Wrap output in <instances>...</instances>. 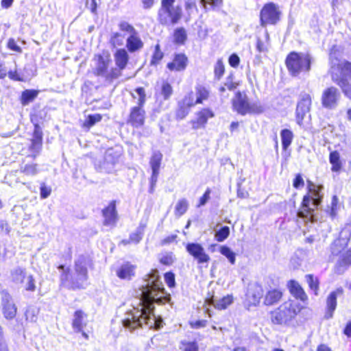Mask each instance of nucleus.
I'll use <instances>...</instances> for the list:
<instances>
[{
    "mask_svg": "<svg viewBox=\"0 0 351 351\" xmlns=\"http://www.w3.org/2000/svg\"><path fill=\"white\" fill-rule=\"evenodd\" d=\"M43 146V132L38 125H34L33 136L29 146L30 154L27 156L35 159L40 153Z\"/></svg>",
    "mask_w": 351,
    "mask_h": 351,
    "instance_id": "obj_16",
    "label": "nucleus"
},
{
    "mask_svg": "<svg viewBox=\"0 0 351 351\" xmlns=\"http://www.w3.org/2000/svg\"><path fill=\"white\" fill-rule=\"evenodd\" d=\"M229 64L233 68H237L240 63V58L236 53H232L228 58Z\"/></svg>",
    "mask_w": 351,
    "mask_h": 351,
    "instance_id": "obj_61",
    "label": "nucleus"
},
{
    "mask_svg": "<svg viewBox=\"0 0 351 351\" xmlns=\"http://www.w3.org/2000/svg\"><path fill=\"white\" fill-rule=\"evenodd\" d=\"M136 266L129 262L122 264L117 270V276L123 280H130L135 274Z\"/></svg>",
    "mask_w": 351,
    "mask_h": 351,
    "instance_id": "obj_28",
    "label": "nucleus"
},
{
    "mask_svg": "<svg viewBox=\"0 0 351 351\" xmlns=\"http://www.w3.org/2000/svg\"><path fill=\"white\" fill-rule=\"evenodd\" d=\"M293 186L295 189H300L304 186V182L300 174H298L293 180Z\"/></svg>",
    "mask_w": 351,
    "mask_h": 351,
    "instance_id": "obj_64",
    "label": "nucleus"
},
{
    "mask_svg": "<svg viewBox=\"0 0 351 351\" xmlns=\"http://www.w3.org/2000/svg\"><path fill=\"white\" fill-rule=\"evenodd\" d=\"M283 293L279 289H270L263 296V304L265 306H274L282 299Z\"/></svg>",
    "mask_w": 351,
    "mask_h": 351,
    "instance_id": "obj_26",
    "label": "nucleus"
},
{
    "mask_svg": "<svg viewBox=\"0 0 351 351\" xmlns=\"http://www.w3.org/2000/svg\"><path fill=\"white\" fill-rule=\"evenodd\" d=\"M281 11L278 5L268 3L264 5L260 12V24L262 27L274 25L280 20Z\"/></svg>",
    "mask_w": 351,
    "mask_h": 351,
    "instance_id": "obj_12",
    "label": "nucleus"
},
{
    "mask_svg": "<svg viewBox=\"0 0 351 351\" xmlns=\"http://www.w3.org/2000/svg\"><path fill=\"white\" fill-rule=\"evenodd\" d=\"M135 92L138 96L137 106L131 108L128 123L130 124L134 128H139L143 125L145 119V111L143 109V106L145 103V93L143 87L136 88Z\"/></svg>",
    "mask_w": 351,
    "mask_h": 351,
    "instance_id": "obj_10",
    "label": "nucleus"
},
{
    "mask_svg": "<svg viewBox=\"0 0 351 351\" xmlns=\"http://www.w3.org/2000/svg\"><path fill=\"white\" fill-rule=\"evenodd\" d=\"M83 318H84V313L81 310H77L75 312L73 315V319L72 322V326L73 330L80 332L82 331L83 329Z\"/></svg>",
    "mask_w": 351,
    "mask_h": 351,
    "instance_id": "obj_35",
    "label": "nucleus"
},
{
    "mask_svg": "<svg viewBox=\"0 0 351 351\" xmlns=\"http://www.w3.org/2000/svg\"><path fill=\"white\" fill-rule=\"evenodd\" d=\"M101 116L99 114H90L87 117L85 125L88 127L94 125L96 123L101 120Z\"/></svg>",
    "mask_w": 351,
    "mask_h": 351,
    "instance_id": "obj_54",
    "label": "nucleus"
},
{
    "mask_svg": "<svg viewBox=\"0 0 351 351\" xmlns=\"http://www.w3.org/2000/svg\"><path fill=\"white\" fill-rule=\"evenodd\" d=\"M211 302L215 308L223 310L227 308L233 302V297L231 295H227L219 299L213 298Z\"/></svg>",
    "mask_w": 351,
    "mask_h": 351,
    "instance_id": "obj_32",
    "label": "nucleus"
},
{
    "mask_svg": "<svg viewBox=\"0 0 351 351\" xmlns=\"http://www.w3.org/2000/svg\"><path fill=\"white\" fill-rule=\"evenodd\" d=\"M343 293V288L339 287L328 295L326 299L325 319H329L333 317L334 312L337 308V298L338 296L342 295Z\"/></svg>",
    "mask_w": 351,
    "mask_h": 351,
    "instance_id": "obj_19",
    "label": "nucleus"
},
{
    "mask_svg": "<svg viewBox=\"0 0 351 351\" xmlns=\"http://www.w3.org/2000/svg\"><path fill=\"white\" fill-rule=\"evenodd\" d=\"M143 237V234H140L138 231L135 230L134 232L130 234L129 238L132 243L137 244L142 240Z\"/></svg>",
    "mask_w": 351,
    "mask_h": 351,
    "instance_id": "obj_62",
    "label": "nucleus"
},
{
    "mask_svg": "<svg viewBox=\"0 0 351 351\" xmlns=\"http://www.w3.org/2000/svg\"><path fill=\"white\" fill-rule=\"evenodd\" d=\"M104 217V225L106 226H114L118 220V215L116 210V201H111L108 206L102 210Z\"/></svg>",
    "mask_w": 351,
    "mask_h": 351,
    "instance_id": "obj_20",
    "label": "nucleus"
},
{
    "mask_svg": "<svg viewBox=\"0 0 351 351\" xmlns=\"http://www.w3.org/2000/svg\"><path fill=\"white\" fill-rule=\"evenodd\" d=\"M189 207V203L186 199H181L178 200L175 207V215L177 217H180L184 215Z\"/></svg>",
    "mask_w": 351,
    "mask_h": 351,
    "instance_id": "obj_42",
    "label": "nucleus"
},
{
    "mask_svg": "<svg viewBox=\"0 0 351 351\" xmlns=\"http://www.w3.org/2000/svg\"><path fill=\"white\" fill-rule=\"evenodd\" d=\"M162 159V154L160 151L153 152L150 158L149 164L152 171V175H154V179L155 178V176H158L159 175Z\"/></svg>",
    "mask_w": 351,
    "mask_h": 351,
    "instance_id": "obj_31",
    "label": "nucleus"
},
{
    "mask_svg": "<svg viewBox=\"0 0 351 351\" xmlns=\"http://www.w3.org/2000/svg\"><path fill=\"white\" fill-rule=\"evenodd\" d=\"M111 60L109 56H97V62L93 73L95 75L104 79L105 82L110 84L119 77L118 70L112 67L110 69Z\"/></svg>",
    "mask_w": 351,
    "mask_h": 351,
    "instance_id": "obj_11",
    "label": "nucleus"
},
{
    "mask_svg": "<svg viewBox=\"0 0 351 351\" xmlns=\"http://www.w3.org/2000/svg\"><path fill=\"white\" fill-rule=\"evenodd\" d=\"M341 99L339 90L333 86L325 88L322 93L321 104L327 110H335L339 105Z\"/></svg>",
    "mask_w": 351,
    "mask_h": 351,
    "instance_id": "obj_14",
    "label": "nucleus"
},
{
    "mask_svg": "<svg viewBox=\"0 0 351 351\" xmlns=\"http://www.w3.org/2000/svg\"><path fill=\"white\" fill-rule=\"evenodd\" d=\"M225 72V66L221 59H218L214 66L215 79L219 80Z\"/></svg>",
    "mask_w": 351,
    "mask_h": 351,
    "instance_id": "obj_43",
    "label": "nucleus"
},
{
    "mask_svg": "<svg viewBox=\"0 0 351 351\" xmlns=\"http://www.w3.org/2000/svg\"><path fill=\"white\" fill-rule=\"evenodd\" d=\"M38 91L34 89H27L22 92L21 103L23 106H27L32 102L38 96Z\"/></svg>",
    "mask_w": 351,
    "mask_h": 351,
    "instance_id": "obj_33",
    "label": "nucleus"
},
{
    "mask_svg": "<svg viewBox=\"0 0 351 351\" xmlns=\"http://www.w3.org/2000/svg\"><path fill=\"white\" fill-rule=\"evenodd\" d=\"M214 117L213 112L208 108H204L197 113V118L192 121L193 129L204 128L208 119Z\"/></svg>",
    "mask_w": 351,
    "mask_h": 351,
    "instance_id": "obj_24",
    "label": "nucleus"
},
{
    "mask_svg": "<svg viewBox=\"0 0 351 351\" xmlns=\"http://www.w3.org/2000/svg\"><path fill=\"white\" fill-rule=\"evenodd\" d=\"M114 58L117 66L114 69L118 70V75L120 77L122 75L123 70L125 69L128 64L129 56L125 49H119L114 53Z\"/></svg>",
    "mask_w": 351,
    "mask_h": 351,
    "instance_id": "obj_22",
    "label": "nucleus"
},
{
    "mask_svg": "<svg viewBox=\"0 0 351 351\" xmlns=\"http://www.w3.org/2000/svg\"><path fill=\"white\" fill-rule=\"evenodd\" d=\"M125 34L119 32H113L111 34L110 43L114 47L122 46L124 44Z\"/></svg>",
    "mask_w": 351,
    "mask_h": 351,
    "instance_id": "obj_40",
    "label": "nucleus"
},
{
    "mask_svg": "<svg viewBox=\"0 0 351 351\" xmlns=\"http://www.w3.org/2000/svg\"><path fill=\"white\" fill-rule=\"evenodd\" d=\"M173 93L172 86L167 82H164L161 87V94L163 96L165 100H167L170 98Z\"/></svg>",
    "mask_w": 351,
    "mask_h": 351,
    "instance_id": "obj_48",
    "label": "nucleus"
},
{
    "mask_svg": "<svg viewBox=\"0 0 351 351\" xmlns=\"http://www.w3.org/2000/svg\"><path fill=\"white\" fill-rule=\"evenodd\" d=\"M201 3L207 9V5H210V8L214 9L222 4L223 0H200Z\"/></svg>",
    "mask_w": 351,
    "mask_h": 351,
    "instance_id": "obj_57",
    "label": "nucleus"
},
{
    "mask_svg": "<svg viewBox=\"0 0 351 351\" xmlns=\"http://www.w3.org/2000/svg\"><path fill=\"white\" fill-rule=\"evenodd\" d=\"M244 179L240 178L237 183V197L241 199L247 198L249 196L248 192L242 186Z\"/></svg>",
    "mask_w": 351,
    "mask_h": 351,
    "instance_id": "obj_53",
    "label": "nucleus"
},
{
    "mask_svg": "<svg viewBox=\"0 0 351 351\" xmlns=\"http://www.w3.org/2000/svg\"><path fill=\"white\" fill-rule=\"evenodd\" d=\"M145 284L141 289L140 304L141 308L128 314V317L123 320L124 327L134 330L145 324L149 328L160 329L162 327L163 321L161 317H156L154 313V303L165 304L169 302L171 296L166 294L162 282L157 269H153L146 276Z\"/></svg>",
    "mask_w": 351,
    "mask_h": 351,
    "instance_id": "obj_1",
    "label": "nucleus"
},
{
    "mask_svg": "<svg viewBox=\"0 0 351 351\" xmlns=\"http://www.w3.org/2000/svg\"><path fill=\"white\" fill-rule=\"evenodd\" d=\"M308 188V193L303 197L302 210L298 211V216L305 222H313L316 220L314 214L315 209L318 208L322 199L320 193L323 186H317L309 182Z\"/></svg>",
    "mask_w": 351,
    "mask_h": 351,
    "instance_id": "obj_4",
    "label": "nucleus"
},
{
    "mask_svg": "<svg viewBox=\"0 0 351 351\" xmlns=\"http://www.w3.org/2000/svg\"><path fill=\"white\" fill-rule=\"evenodd\" d=\"M188 64V58L184 53H176L173 61L169 62L167 67L170 71H182L185 70Z\"/></svg>",
    "mask_w": 351,
    "mask_h": 351,
    "instance_id": "obj_23",
    "label": "nucleus"
},
{
    "mask_svg": "<svg viewBox=\"0 0 351 351\" xmlns=\"http://www.w3.org/2000/svg\"><path fill=\"white\" fill-rule=\"evenodd\" d=\"M163 53L161 51L160 45H156L155 47L154 52L152 55L151 60L152 65H157L163 58Z\"/></svg>",
    "mask_w": 351,
    "mask_h": 351,
    "instance_id": "obj_47",
    "label": "nucleus"
},
{
    "mask_svg": "<svg viewBox=\"0 0 351 351\" xmlns=\"http://www.w3.org/2000/svg\"><path fill=\"white\" fill-rule=\"evenodd\" d=\"M313 57L308 53L290 52L285 60L286 66L291 76L297 77L301 73L309 72Z\"/></svg>",
    "mask_w": 351,
    "mask_h": 351,
    "instance_id": "obj_6",
    "label": "nucleus"
},
{
    "mask_svg": "<svg viewBox=\"0 0 351 351\" xmlns=\"http://www.w3.org/2000/svg\"><path fill=\"white\" fill-rule=\"evenodd\" d=\"M195 94L197 96L196 100H194L195 105L197 104H202L204 100H206L209 96L208 90L201 84H197L195 86Z\"/></svg>",
    "mask_w": 351,
    "mask_h": 351,
    "instance_id": "obj_36",
    "label": "nucleus"
},
{
    "mask_svg": "<svg viewBox=\"0 0 351 351\" xmlns=\"http://www.w3.org/2000/svg\"><path fill=\"white\" fill-rule=\"evenodd\" d=\"M305 278L310 289L314 291L315 295H317V291L319 289L318 279L315 278L312 274H307Z\"/></svg>",
    "mask_w": 351,
    "mask_h": 351,
    "instance_id": "obj_46",
    "label": "nucleus"
},
{
    "mask_svg": "<svg viewBox=\"0 0 351 351\" xmlns=\"http://www.w3.org/2000/svg\"><path fill=\"white\" fill-rule=\"evenodd\" d=\"M165 280L168 287H173L176 285L175 282V275L173 273L169 271L167 272L165 274Z\"/></svg>",
    "mask_w": 351,
    "mask_h": 351,
    "instance_id": "obj_59",
    "label": "nucleus"
},
{
    "mask_svg": "<svg viewBox=\"0 0 351 351\" xmlns=\"http://www.w3.org/2000/svg\"><path fill=\"white\" fill-rule=\"evenodd\" d=\"M187 38L186 32L184 28L180 27L177 28L174 31L173 34V39L174 43L179 45H183L184 42L186 41Z\"/></svg>",
    "mask_w": 351,
    "mask_h": 351,
    "instance_id": "obj_41",
    "label": "nucleus"
},
{
    "mask_svg": "<svg viewBox=\"0 0 351 351\" xmlns=\"http://www.w3.org/2000/svg\"><path fill=\"white\" fill-rule=\"evenodd\" d=\"M160 262L165 265H171L174 262V258L172 253H167L163 255L160 259Z\"/></svg>",
    "mask_w": 351,
    "mask_h": 351,
    "instance_id": "obj_58",
    "label": "nucleus"
},
{
    "mask_svg": "<svg viewBox=\"0 0 351 351\" xmlns=\"http://www.w3.org/2000/svg\"><path fill=\"white\" fill-rule=\"evenodd\" d=\"M289 288L291 295L296 299H299L302 302H304L308 299L306 293L298 282L291 280L289 282Z\"/></svg>",
    "mask_w": 351,
    "mask_h": 351,
    "instance_id": "obj_30",
    "label": "nucleus"
},
{
    "mask_svg": "<svg viewBox=\"0 0 351 351\" xmlns=\"http://www.w3.org/2000/svg\"><path fill=\"white\" fill-rule=\"evenodd\" d=\"M119 30L123 32H126L129 35L134 34L137 32L134 27L126 21H121L119 24Z\"/></svg>",
    "mask_w": 351,
    "mask_h": 351,
    "instance_id": "obj_50",
    "label": "nucleus"
},
{
    "mask_svg": "<svg viewBox=\"0 0 351 351\" xmlns=\"http://www.w3.org/2000/svg\"><path fill=\"white\" fill-rule=\"evenodd\" d=\"M25 277V271L21 267L15 268L11 272L12 280L16 284L24 282Z\"/></svg>",
    "mask_w": 351,
    "mask_h": 351,
    "instance_id": "obj_38",
    "label": "nucleus"
},
{
    "mask_svg": "<svg viewBox=\"0 0 351 351\" xmlns=\"http://www.w3.org/2000/svg\"><path fill=\"white\" fill-rule=\"evenodd\" d=\"M176 0H162L158 10V19L163 25H174L182 18V10L180 5L174 6Z\"/></svg>",
    "mask_w": 351,
    "mask_h": 351,
    "instance_id": "obj_9",
    "label": "nucleus"
},
{
    "mask_svg": "<svg viewBox=\"0 0 351 351\" xmlns=\"http://www.w3.org/2000/svg\"><path fill=\"white\" fill-rule=\"evenodd\" d=\"M126 47L130 53L137 51L143 47V43L138 32L129 35L126 39Z\"/></svg>",
    "mask_w": 351,
    "mask_h": 351,
    "instance_id": "obj_29",
    "label": "nucleus"
},
{
    "mask_svg": "<svg viewBox=\"0 0 351 351\" xmlns=\"http://www.w3.org/2000/svg\"><path fill=\"white\" fill-rule=\"evenodd\" d=\"M194 105V95L193 91H191L178 101L176 110V119L177 120L184 119L189 114L191 108Z\"/></svg>",
    "mask_w": 351,
    "mask_h": 351,
    "instance_id": "obj_17",
    "label": "nucleus"
},
{
    "mask_svg": "<svg viewBox=\"0 0 351 351\" xmlns=\"http://www.w3.org/2000/svg\"><path fill=\"white\" fill-rule=\"evenodd\" d=\"M210 189L207 188L204 195L199 198V204L197 205L198 207L204 206L208 202L210 199Z\"/></svg>",
    "mask_w": 351,
    "mask_h": 351,
    "instance_id": "obj_60",
    "label": "nucleus"
},
{
    "mask_svg": "<svg viewBox=\"0 0 351 351\" xmlns=\"http://www.w3.org/2000/svg\"><path fill=\"white\" fill-rule=\"evenodd\" d=\"M8 47L12 51H16L18 53L22 52L21 48L19 45H17V44L14 38H10L8 40Z\"/></svg>",
    "mask_w": 351,
    "mask_h": 351,
    "instance_id": "obj_63",
    "label": "nucleus"
},
{
    "mask_svg": "<svg viewBox=\"0 0 351 351\" xmlns=\"http://www.w3.org/2000/svg\"><path fill=\"white\" fill-rule=\"evenodd\" d=\"M180 349L182 351H198V346L195 342H182Z\"/></svg>",
    "mask_w": 351,
    "mask_h": 351,
    "instance_id": "obj_55",
    "label": "nucleus"
},
{
    "mask_svg": "<svg viewBox=\"0 0 351 351\" xmlns=\"http://www.w3.org/2000/svg\"><path fill=\"white\" fill-rule=\"evenodd\" d=\"M186 250L199 264L207 263L210 259V256L205 252L204 247L197 243H187Z\"/></svg>",
    "mask_w": 351,
    "mask_h": 351,
    "instance_id": "obj_18",
    "label": "nucleus"
},
{
    "mask_svg": "<svg viewBox=\"0 0 351 351\" xmlns=\"http://www.w3.org/2000/svg\"><path fill=\"white\" fill-rule=\"evenodd\" d=\"M219 252L222 255H223L228 259L231 264L234 265L235 263V253L233 252L229 247L226 245L221 246Z\"/></svg>",
    "mask_w": 351,
    "mask_h": 351,
    "instance_id": "obj_44",
    "label": "nucleus"
},
{
    "mask_svg": "<svg viewBox=\"0 0 351 351\" xmlns=\"http://www.w3.org/2000/svg\"><path fill=\"white\" fill-rule=\"evenodd\" d=\"M121 154L118 151L112 148L108 149L102 160L95 164L97 171L105 173H112L115 171L114 167L119 162Z\"/></svg>",
    "mask_w": 351,
    "mask_h": 351,
    "instance_id": "obj_13",
    "label": "nucleus"
},
{
    "mask_svg": "<svg viewBox=\"0 0 351 351\" xmlns=\"http://www.w3.org/2000/svg\"><path fill=\"white\" fill-rule=\"evenodd\" d=\"M230 234V228L228 226H223L217 230L215 234V239L219 242H222L226 239Z\"/></svg>",
    "mask_w": 351,
    "mask_h": 351,
    "instance_id": "obj_45",
    "label": "nucleus"
},
{
    "mask_svg": "<svg viewBox=\"0 0 351 351\" xmlns=\"http://www.w3.org/2000/svg\"><path fill=\"white\" fill-rule=\"evenodd\" d=\"M90 263L88 256L80 255L75 261L73 271L64 265H59L58 269L60 271L61 285L72 290L85 289L88 285V267Z\"/></svg>",
    "mask_w": 351,
    "mask_h": 351,
    "instance_id": "obj_2",
    "label": "nucleus"
},
{
    "mask_svg": "<svg viewBox=\"0 0 351 351\" xmlns=\"http://www.w3.org/2000/svg\"><path fill=\"white\" fill-rule=\"evenodd\" d=\"M337 85L341 88L343 95L348 99L351 100V83L341 82V84H337Z\"/></svg>",
    "mask_w": 351,
    "mask_h": 351,
    "instance_id": "obj_52",
    "label": "nucleus"
},
{
    "mask_svg": "<svg viewBox=\"0 0 351 351\" xmlns=\"http://www.w3.org/2000/svg\"><path fill=\"white\" fill-rule=\"evenodd\" d=\"M280 136L282 149L286 150L291 144L293 138V134L288 129H283L280 132Z\"/></svg>",
    "mask_w": 351,
    "mask_h": 351,
    "instance_id": "obj_37",
    "label": "nucleus"
},
{
    "mask_svg": "<svg viewBox=\"0 0 351 351\" xmlns=\"http://www.w3.org/2000/svg\"><path fill=\"white\" fill-rule=\"evenodd\" d=\"M234 76L233 73H230V75L226 78V82H224V86L229 90L232 91L234 90L239 84L234 81Z\"/></svg>",
    "mask_w": 351,
    "mask_h": 351,
    "instance_id": "obj_49",
    "label": "nucleus"
},
{
    "mask_svg": "<svg viewBox=\"0 0 351 351\" xmlns=\"http://www.w3.org/2000/svg\"><path fill=\"white\" fill-rule=\"evenodd\" d=\"M24 287L26 291H34L36 290L35 280L32 275L27 276L24 280Z\"/></svg>",
    "mask_w": 351,
    "mask_h": 351,
    "instance_id": "obj_51",
    "label": "nucleus"
},
{
    "mask_svg": "<svg viewBox=\"0 0 351 351\" xmlns=\"http://www.w3.org/2000/svg\"><path fill=\"white\" fill-rule=\"evenodd\" d=\"M19 171L27 177H35L40 172L39 165L34 162L23 160L19 167Z\"/></svg>",
    "mask_w": 351,
    "mask_h": 351,
    "instance_id": "obj_27",
    "label": "nucleus"
},
{
    "mask_svg": "<svg viewBox=\"0 0 351 351\" xmlns=\"http://www.w3.org/2000/svg\"><path fill=\"white\" fill-rule=\"evenodd\" d=\"M340 208L339 198L337 195H333L331 199L330 206L328 207L326 212L329 214L331 218H335Z\"/></svg>",
    "mask_w": 351,
    "mask_h": 351,
    "instance_id": "obj_39",
    "label": "nucleus"
},
{
    "mask_svg": "<svg viewBox=\"0 0 351 351\" xmlns=\"http://www.w3.org/2000/svg\"><path fill=\"white\" fill-rule=\"evenodd\" d=\"M329 70L331 80L335 84L350 82L351 62L338 58L335 53L329 54Z\"/></svg>",
    "mask_w": 351,
    "mask_h": 351,
    "instance_id": "obj_5",
    "label": "nucleus"
},
{
    "mask_svg": "<svg viewBox=\"0 0 351 351\" xmlns=\"http://www.w3.org/2000/svg\"><path fill=\"white\" fill-rule=\"evenodd\" d=\"M300 312L298 303L289 300L283 302L278 308L270 312V319L273 324L285 325L292 321Z\"/></svg>",
    "mask_w": 351,
    "mask_h": 351,
    "instance_id": "obj_7",
    "label": "nucleus"
},
{
    "mask_svg": "<svg viewBox=\"0 0 351 351\" xmlns=\"http://www.w3.org/2000/svg\"><path fill=\"white\" fill-rule=\"evenodd\" d=\"M329 162L332 165L331 171L339 172L342 167L340 160V154L337 151H332L329 155Z\"/></svg>",
    "mask_w": 351,
    "mask_h": 351,
    "instance_id": "obj_34",
    "label": "nucleus"
},
{
    "mask_svg": "<svg viewBox=\"0 0 351 351\" xmlns=\"http://www.w3.org/2000/svg\"><path fill=\"white\" fill-rule=\"evenodd\" d=\"M350 229V226L343 228L339 238L330 245L332 254L339 256L334 267V271L338 275L343 274L351 266V247L346 250L351 235Z\"/></svg>",
    "mask_w": 351,
    "mask_h": 351,
    "instance_id": "obj_3",
    "label": "nucleus"
},
{
    "mask_svg": "<svg viewBox=\"0 0 351 351\" xmlns=\"http://www.w3.org/2000/svg\"><path fill=\"white\" fill-rule=\"evenodd\" d=\"M263 297V290L260 285L256 283L249 287L246 298L250 306H257Z\"/></svg>",
    "mask_w": 351,
    "mask_h": 351,
    "instance_id": "obj_21",
    "label": "nucleus"
},
{
    "mask_svg": "<svg viewBox=\"0 0 351 351\" xmlns=\"http://www.w3.org/2000/svg\"><path fill=\"white\" fill-rule=\"evenodd\" d=\"M3 313L8 319L14 318L16 313V308L12 302L11 296L5 293L2 298Z\"/></svg>",
    "mask_w": 351,
    "mask_h": 351,
    "instance_id": "obj_25",
    "label": "nucleus"
},
{
    "mask_svg": "<svg viewBox=\"0 0 351 351\" xmlns=\"http://www.w3.org/2000/svg\"><path fill=\"white\" fill-rule=\"evenodd\" d=\"M311 97L308 93H302L296 108V121L300 125H302L306 114L309 112L311 106Z\"/></svg>",
    "mask_w": 351,
    "mask_h": 351,
    "instance_id": "obj_15",
    "label": "nucleus"
},
{
    "mask_svg": "<svg viewBox=\"0 0 351 351\" xmlns=\"http://www.w3.org/2000/svg\"><path fill=\"white\" fill-rule=\"evenodd\" d=\"M232 102L233 110L243 116L247 114H260L265 110L264 106L259 101L250 103L247 95L241 91L235 93Z\"/></svg>",
    "mask_w": 351,
    "mask_h": 351,
    "instance_id": "obj_8",
    "label": "nucleus"
},
{
    "mask_svg": "<svg viewBox=\"0 0 351 351\" xmlns=\"http://www.w3.org/2000/svg\"><path fill=\"white\" fill-rule=\"evenodd\" d=\"M40 198L46 199L50 195L51 193V186H47L45 183L43 182L40 184Z\"/></svg>",
    "mask_w": 351,
    "mask_h": 351,
    "instance_id": "obj_56",
    "label": "nucleus"
}]
</instances>
